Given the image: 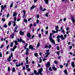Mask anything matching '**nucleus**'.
Here are the masks:
<instances>
[{
    "mask_svg": "<svg viewBox=\"0 0 75 75\" xmlns=\"http://www.w3.org/2000/svg\"><path fill=\"white\" fill-rule=\"evenodd\" d=\"M52 33H51L50 34V40L51 42L53 44H55V41L52 39Z\"/></svg>",
    "mask_w": 75,
    "mask_h": 75,
    "instance_id": "nucleus-1",
    "label": "nucleus"
},
{
    "mask_svg": "<svg viewBox=\"0 0 75 75\" xmlns=\"http://www.w3.org/2000/svg\"><path fill=\"white\" fill-rule=\"evenodd\" d=\"M42 68H41L40 69H39L38 70V72L36 74V75H39V74H40V75H42Z\"/></svg>",
    "mask_w": 75,
    "mask_h": 75,
    "instance_id": "nucleus-2",
    "label": "nucleus"
},
{
    "mask_svg": "<svg viewBox=\"0 0 75 75\" xmlns=\"http://www.w3.org/2000/svg\"><path fill=\"white\" fill-rule=\"evenodd\" d=\"M1 13L2 12V11H3V10H4V9H5V8H6V7H7V5H5L4 6V7H3V5H1Z\"/></svg>",
    "mask_w": 75,
    "mask_h": 75,
    "instance_id": "nucleus-3",
    "label": "nucleus"
},
{
    "mask_svg": "<svg viewBox=\"0 0 75 75\" xmlns=\"http://www.w3.org/2000/svg\"><path fill=\"white\" fill-rule=\"evenodd\" d=\"M18 41V42H23V43H25V42L23 40H22V39L20 38V39H17Z\"/></svg>",
    "mask_w": 75,
    "mask_h": 75,
    "instance_id": "nucleus-4",
    "label": "nucleus"
},
{
    "mask_svg": "<svg viewBox=\"0 0 75 75\" xmlns=\"http://www.w3.org/2000/svg\"><path fill=\"white\" fill-rule=\"evenodd\" d=\"M29 49H31L32 50H34V47L31 45H29Z\"/></svg>",
    "mask_w": 75,
    "mask_h": 75,
    "instance_id": "nucleus-5",
    "label": "nucleus"
},
{
    "mask_svg": "<svg viewBox=\"0 0 75 75\" xmlns=\"http://www.w3.org/2000/svg\"><path fill=\"white\" fill-rule=\"evenodd\" d=\"M50 62H48L46 64V67L49 68V67H50Z\"/></svg>",
    "mask_w": 75,
    "mask_h": 75,
    "instance_id": "nucleus-6",
    "label": "nucleus"
},
{
    "mask_svg": "<svg viewBox=\"0 0 75 75\" xmlns=\"http://www.w3.org/2000/svg\"><path fill=\"white\" fill-rule=\"evenodd\" d=\"M45 54L46 55L45 58H47L48 57V55H50V52H48L45 53Z\"/></svg>",
    "mask_w": 75,
    "mask_h": 75,
    "instance_id": "nucleus-7",
    "label": "nucleus"
},
{
    "mask_svg": "<svg viewBox=\"0 0 75 75\" xmlns=\"http://www.w3.org/2000/svg\"><path fill=\"white\" fill-rule=\"evenodd\" d=\"M40 8L41 11H44L46 10V9L45 8L42 10V7L41 6H40Z\"/></svg>",
    "mask_w": 75,
    "mask_h": 75,
    "instance_id": "nucleus-8",
    "label": "nucleus"
},
{
    "mask_svg": "<svg viewBox=\"0 0 75 75\" xmlns=\"http://www.w3.org/2000/svg\"><path fill=\"white\" fill-rule=\"evenodd\" d=\"M17 15V12H14L13 14V17H15V16H16Z\"/></svg>",
    "mask_w": 75,
    "mask_h": 75,
    "instance_id": "nucleus-9",
    "label": "nucleus"
},
{
    "mask_svg": "<svg viewBox=\"0 0 75 75\" xmlns=\"http://www.w3.org/2000/svg\"><path fill=\"white\" fill-rule=\"evenodd\" d=\"M71 65L72 66L73 68H75V64H74V62H71Z\"/></svg>",
    "mask_w": 75,
    "mask_h": 75,
    "instance_id": "nucleus-10",
    "label": "nucleus"
},
{
    "mask_svg": "<svg viewBox=\"0 0 75 75\" xmlns=\"http://www.w3.org/2000/svg\"><path fill=\"white\" fill-rule=\"evenodd\" d=\"M60 38L61 39H62V40H65V38L63 37V35H62L60 36Z\"/></svg>",
    "mask_w": 75,
    "mask_h": 75,
    "instance_id": "nucleus-11",
    "label": "nucleus"
},
{
    "mask_svg": "<svg viewBox=\"0 0 75 75\" xmlns=\"http://www.w3.org/2000/svg\"><path fill=\"white\" fill-rule=\"evenodd\" d=\"M8 59H7V61H8V62H10L11 61V60L10 59L11 58V56H9L8 57Z\"/></svg>",
    "mask_w": 75,
    "mask_h": 75,
    "instance_id": "nucleus-12",
    "label": "nucleus"
},
{
    "mask_svg": "<svg viewBox=\"0 0 75 75\" xmlns=\"http://www.w3.org/2000/svg\"><path fill=\"white\" fill-rule=\"evenodd\" d=\"M49 0H45L44 1L46 4H48V1Z\"/></svg>",
    "mask_w": 75,
    "mask_h": 75,
    "instance_id": "nucleus-13",
    "label": "nucleus"
},
{
    "mask_svg": "<svg viewBox=\"0 0 75 75\" xmlns=\"http://www.w3.org/2000/svg\"><path fill=\"white\" fill-rule=\"evenodd\" d=\"M25 60L27 63H26V64H28V57H27L25 59Z\"/></svg>",
    "mask_w": 75,
    "mask_h": 75,
    "instance_id": "nucleus-14",
    "label": "nucleus"
},
{
    "mask_svg": "<svg viewBox=\"0 0 75 75\" xmlns=\"http://www.w3.org/2000/svg\"><path fill=\"white\" fill-rule=\"evenodd\" d=\"M27 37H31V35H30V33H28L27 34Z\"/></svg>",
    "mask_w": 75,
    "mask_h": 75,
    "instance_id": "nucleus-15",
    "label": "nucleus"
},
{
    "mask_svg": "<svg viewBox=\"0 0 75 75\" xmlns=\"http://www.w3.org/2000/svg\"><path fill=\"white\" fill-rule=\"evenodd\" d=\"M58 30H56V31L55 30H52V32L53 33H58Z\"/></svg>",
    "mask_w": 75,
    "mask_h": 75,
    "instance_id": "nucleus-16",
    "label": "nucleus"
},
{
    "mask_svg": "<svg viewBox=\"0 0 75 75\" xmlns=\"http://www.w3.org/2000/svg\"><path fill=\"white\" fill-rule=\"evenodd\" d=\"M19 34L20 35H23L24 34V32H22V31H20L19 32Z\"/></svg>",
    "mask_w": 75,
    "mask_h": 75,
    "instance_id": "nucleus-17",
    "label": "nucleus"
},
{
    "mask_svg": "<svg viewBox=\"0 0 75 75\" xmlns=\"http://www.w3.org/2000/svg\"><path fill=\"white\" fill-rule=\"evenodd\" d=\"M52 68L54 70V71H57V68L55 67V66H53L52 67Z\"/></svg>",
    "mask_w": 75,
    "mask_h": 75,
    "instance_id": "nucleus-18",
    "label": "nucleus"
},
{
    "mask_svg": "<svg viewBox=\"0 0 75 75\" xmlns=\"http://www.w3.org/2000/svg\"><path fill=\"white\" fill-rule=\"evenodd\" d=\"M64 72L65 74H66V75H67V74H68V72H67V70H64Z\"/></svg>",
    "mask_w": 75,
    "mask_h": 75,
    "instance_id": "nucleus-19",
    "label": "nucleus"
},
{
    "mask_svg": "<svg viewBox=\"0 0 75 75\" xmlns=\"http://www.w3.org/2000/svg\"><path fill=\"white\" fill-rule=\"evenodd\" d=\"M14 42L15 45H18V42L17 40H15Z\"/></svg>",
    "mask_w": 75,
    "mask_h": 75,
    "instance_id": "nucleus-20",
    "label": "nucleus"
},
{
    "mask_svg": "<svg viewBox=\"0 0 75 75\" xmlns=\"http://www.w3.org/2000/svg\"><path fill=\"white\" fill-rule=\"evenodd\" d=\"M34 55L35 57H38V53H35L34 54Z\"/></svg>",
    "mask_w": 75,
    "mask_h": 75,
    "instance_id": "nucleus-21",
    "label": "nucleus"
},
{
    "mask_svg": "<svg viewBox=\"0 0 75 75\" xmlns=\"http://www.w3.org/2000/svg\"><path fill=\"white\" fill-rule=\"evenodd\" d=\"M21 66V64H20V63H19L18 64H17L16 65V67H20Z\"/></svg>",
    "mask_w": 75,
    "mask_h": 75,
    "instance_id": "nucleus-22",
    "label": "nucleus"
},
{
    "mask_svg": "<svg viewBox=\"0 0 75 75\" xmlns=\"http://www.w3.org/2000/svg\"><path fill=\"white\" fill-rule=\"evenodd\" d=\"M27 45H28V44H27V43H26V44L25 45V46L24 47V50H26V48H26V47H27Z\"/></svg>",
    "mask_w": 75,
    "mask_h": 75,
    "instance_id": "nucleus-23",
    "label": "nucleus"
},
{
    "mask_svg": "<svg viewBox=\"0 0 75 75\" xmlns=\"http://www.w3.org/2000/svg\"><path fill=\"white\" fill-rule=\"evenodd\" d=\"M16 20H17V18H16V17H14V21H13V22H16Z\"/></svg>",
    "mask_w": 75,
    "mask_h": 75,
    "instance_id": "nucleus-24",
    "label": "nucleus"
},
{
    "mask_svg": "<svg viewBox=\"0 0 75 75\" xmlns=\"http://www.w3.org/2000/svg\"><path fill=\"white\" fill-rule=\"evenodd\" d=\"M13 43H14V42H11V43L10 45L11 47H13Z\"/></svg>",
    "mask_w": 75,
    "mask_h": 75,
    "instance_id": "nucleus-25",
    "label": "nucleus"
},
{
    "mask_svg": "<svg viewBox=\"0 0 75 75\" xmlns=\"http://www.w3.org/2000/svg\"><path fill=\"white\" fill-rule=\"evenodd\" d=\"M16 71L15 70V68L13 67L12 68V72H14Z\"/></svg>",
    "mask_w": 75,
    "mask_h": 75,
    "instance_id": "nucleus-26",
    "label": "nucleus"
},
{
    "mask_svg": "<svg viewBox=\"0 0 75 75\" xmlns=\"http://www.w3.org/2000/svg\"><path fill=\"white\" fill-rule=\"evenodd\" d=\"M13 6V3H11L10 5V7L11 8Z\"/></svg>",
    "mask_w": 75,
    "mask_h": 75,
    "instance_id": "nucleus-27",
    "label": "nucleus"
},
{
    "mask_svg": "<svg viewBox=\"0 0 75 75\" xmlns=\"http://www.w3.org/2000/svg\"><path fill=\"white\" fill-rule=\"evenodd\" d=\"M72 21L74 23H75V19H74V18H73L72 20Z\"/></svg>",
    "mask_w": 75,
    "mask_h": 75,
    "instance_id": "nucleus-28",
    "label": "nucleus"
},
{
    "mask_svg": "<svg viewBox=\"0 0 75 75\" xmlns=\"http://www.w3.org/2000/svg\"><path fill=\"white\" fill-rule=\"evenodd\" d=\"M3 27L4 28H7V25L6 24H5L3 26Z\"/></svg>",
    "mask_w": 75,
    "mask_h": 75,
    "instance_id": "nucleus-29",
    "label": "nucleus"
},
{
    "mask_svg": "<svg viewBox=\"0 0 75 75\" xmlns=\"http://www.w3.org/2000/svg\"><path fill=\"white\" fill-rule=\"evenodd\" d=\"M11 24V22H10L8 23V25H9V26H10Z\"/></svg>",
    "mask_w": 75,
    "mask_h": 75,
    "instance_id": "nucleus-30",
    "label": "nucleus"
},
{
    "mask_svg": "<svg viewBox=\"0 0 75 75\" xmlns=\"http://www.w3.org/2000/svg\"><path fill=\"white\" fill-rule=\"evenodd\" d=\"M62 18L60 19L59 21L58 22V23H61V22H62Z\"/></svg>",
    "mask_w": 75,
    "mask_h": 75,
    "instance_id": "nucleus-31",
    "label": "nucleus"
},
{
    "mask_svg": "<svg viewBox=\"0 0 75 75\" xmlns=\"http://www.w3.org/2000/svg\"><path fill=\"white\" fill-rule=\"evenodd\" d=\"M13 24L14 27H15V26H16V22H13Z\"/></svg>",
    "mask_w": 75,
    "mask_h": 75,
    "instance_id": "nucleus-32",
    "label": "nucleus"
},
{
    "mask_svg": "<svg viewBox=\"0 0 75 75\" xmlns=\"http://www.w3.org/2000/svg\"><path fill=\"white\" fill-rule=\"evenodd\" d=\"M14 34H11V38H14Z\"/></svg>",
    "mask_w": 75,
    "mask_h": 75,
    "instance_id": "nucleus-33",
    "label": "nucleus"
},
{
    "mask_svg": "<svg viewBox=\"0 0 75 75\" xmlns=\"http://www.w3.org/2000/svg\"><path fill=\"white\" fill-rule=\"evenodd\" d=\"M58 26H56L55 27V30H56L57 31V29H58Z\"/></svg>",
    "mask_w": 75,
    "mask_h": 75,
    "instance_id": "nucleus-34",
    "label": "nucleus"
},
{
    "mask_svg": "<svg viewBox=\"0 0 75 75\" xmlns=\"http://www.w3.org/2000/svg\"><path fill=\"white\" fill-rule=\"evenodd\" d=\"M23 21L25 23H27V21L25 19H24Z\"/></svg>",
    "mask_w": 75,
    "mask_h": 75,
    "instance_id": "nucleus-35",
    "label": "nucleus"
},
{
    "mask_svg": "<svg viewBox=\"0 0 75 75\" xmlns=\"http://www.w3.org/2000/svg\"><path fill=\"white\" fill-rule=\"evenodd\" d=\"M57 50H59V47L58 46H57Z\"/></svg>",
    "mask_w": 75,
    "mask_h": 75,
    "instance_id": "nucleus-36",
    "label": "nucleus"
},
{
    "mask_svg": "<svg viewBox=\"0 0 75 75\" xmlns=\"http://www.w3.org/2000/svg\"><path fill=\"white\" fill-rule=\"evenodd\" d=\"M48 13H47L45 15V16H46V17H48Z\"/></svg>",
    "mask_w": 75,
    "mask_h": 75,
    "instance_id": "nucleus-37",
    "label": "nucleus"
},
{
    "mask_svg": "<svg viewBox=\"0 0 75 75\" xmlns=\"http://www.w3.org/2000/svg\"><path fill=\"white\" fill-rule=\"evenodd\" d=\"M41 34H39V38H41Z\"/></svg>",
    "mask_w": 75,
    "mask_h": 75,
    "instance_id": "nucleus-38",
    "label": "nucleus"
},
{
    "mask_svg": "<svg viewBox=\"0 0 75 75\" xmlns=\"http://www.w3.org/2000/svg\"><path fill=\"white\" fill-rule=\"evenodd\" d=\"M34 73L35 75H36V74H37V71H36V70H34Z\"/></svg>",
    "mask_w": 75,
    "mask_h": 75,
    "instance_id": "nucleus-39",
    "label": "nucleus"
},
{
    "mask_svg": "<svg viewBox=\"0 0 75 75\" xmlns=\"http://www.w3.org/2000/svg\"><path fill=\"white\" fill-rule=\"evenodd\" d=\"M26 68H28V67H29V65H26Z\"/></svg>",
    "mask_w": 75,
    "mask_h": 75,
    "instance_id": "nucleus-40",
    "label": "nucleus"
},
{
    "mask_svg": "<svg viewBox=\"0 0 75 75\" xmlns=\"http://www.w3.org/2000/svg\"><path fill=\"white\" fill-rule=\"evenodd\" d=\"M40 46V42H38L37 45V47H38Z\"/></svg>",
    "mask_w": 75,
    "mask_h": 75,
    "instance_id": "nucleus-41",
    "label": "nucleus"
},
{
    "mask_svg": "<svg viewBox=\"0 0 75 75\" xmlns=\"http://www.w3.org/2000/svg\"><path fill=\"white\" fill-rule=\"evenodd\" d=\"M25 17H26V16H25V14H24V15L23 16V18H24Z\"/></svg>",
    "mask_w": 75,
    "mask_h": 75,
    "instance_id": "nucleus-42",
    "label": "nucleus"
},
{
    "mask_svg": "<svg viewBox=\"0 0 75 75\" xmlns=\"http://www.w3.org/2000/svg\"><path fill=\"white\" fill-rule=\"evenodd\" d=\"M57 54L58 55H59V52L57 51Z\"/></svg>",
    "mask_w": 75,
    "mask_h": 75,
    "instance_id": "nucleus-43",
    "label": "nucleus"
},
{
    "mask_svg": "<svg viewBox=\"0 0 75 75\" xmlns=\"http://www.w3.org/2000/svg\"><path fill=\"white\" fill-rule=\"evenodd\" d=\"M25 54H26V55H28V52H27V51H26Z\"/></svg>",
    "mask_w": 75,
    "mask_h": 75,
    "instance_id": "nucleus-44",
    "label": "nucleus"
},
{
    "mask_svg": "<svg viewBox=\"0 0 75 75\" xmlns=\"http://www.w3.org/2000/svg\"><path fill=\"white\" fill-rule=\"evenodd\" d=\"M60 37L61 38V36L59 35L57 37V38H58V39H59V38H60Z\"/></svg>",
    "mask_w": 75,
    "mask_h": 75,
    "instance_id": "nucleus-45",
    "label": "nucleus"
},
{
    "mask_svg": "<svg viewBox=\"0 0 75 75\" xmlns=\"http://www.w3.org/2000/svg\"><path fill=\"white\" fill-rule=\"evenodd\" d=\"M17 29V25H16L15 29V30H16Z\"/></svg>",
    "mask_w": 75,
    "mask_h": 75,
    "instance_id": "nucleus-46",
    "label": "nucleus"
},
{
    "mask_svg": "<svg viewBox=\"0 0 75 75\" xmlns=\"http://www.w3.org/2000/svg\"><path fill=\"white\" fill-rule=\"evenodd\" d=\"M2 20L3 21H5L6 19H5V18H2Z\"/></svg>",
    "mask_w": 75,
    "mask_h": 75,
    "instance_id": "nucleus-47",
    "label": "nucleus"
},
{
    "mask_svg": "<svg viewBox=\"0 0 75 75\" xmlns=\"http://www.w3.org/2000/svg\"><path fill=\"white\" fill-rule=\"evenodd\" d=\"M23 13L24 14H25V11L24 10L23 11Z\"/></svg>",
    "mask_w": 75,
    "mask_h": 75,
    "instance_id": "nucleus-48",
    "label": "nucleus"
},
{
    "mask_svg": "<svg viewBox=\"0 0 75 75\" xmlns=\"http://www.w3.org/2000/svg\"><path fill=\"white\" fill-rule=\"evenodd\" d=\"M13 48H14L15 49H16V48H17V46L15 45L14 46Z\"/></svg>",
    "mask_w": 75,
    "mask_h": 75,
    "instance_id": "nucleus-49",
    "label": "nucleus"
},
{
    "mask_svg": "<svg viewBox=\"0 0 75 75\" xmlns=\"http://www.w3.org/2000/svg\"><path fill=\"white\" fill-rule=\"evenodd\" d=\"M3 45H1V46L0 47V48L1 49V48H3Z\"/></svg>",
    "mask_w": 75,
    "mask_h": 75,
    "instance_id": "nucleus-50",
    "label": "nucleus"
},
{
    "mask_svg": "<svg viewBox=\"0 0 75 75\" xmlns=\"http://www.w3.org/2000/svg\"><path fill=\"white\" fill-rule=\"evenodd\" d=\"M37 23L38 24L39 23V20L38 19L37 20Z\"/></svg>",
    "mask_w": 75,
    "mask_h": 75,
    "instance_id": "nucleus-51",
    "label": "nucleus"
},
{
    "mask_svg": "<svg viewBox=\"0 0 75 75\" xmlns=\"http://www.w3.org/2000/svg\"><path fill=\"white\" fill-rule=\"evenodd\" d=\"M8 71H10V68L9 67H8Z\"/></svg>",
    "mask_w": 75,
    "mask_h": 75,
    "instance_id": "nucleus-52",
    "label": "nucleus"
},
{
    "mask_svg": "<svg viewBox=\"0 0 75 75\" xmlns=\"http://www.w3.org/2000/svg\"><path fill=\"white\" fill-rule=\"evenodd\" d=\"M26 49L27 50L26 51L28 52V51H29V49L28 48H26Z\"/></svg>",
    "mask_w": 75,
    "mask_h": 75,
    "instance_id": "nucleus-53",
    "label": "nucleus"
},
{
    "mask_svg": "<svg viewBox=\"0 0 75 75\" xmlns=\"http://www.w3.org/2000/svg\"><path fill=\"white\" fill-rule=\"evenodd\" d=\"M11 50H12V51H14V50H15V49L13 48V49H11Z\"/></svg>",
    "mask_w": 75,
    "mask_h": 75,
    "instance_id": "nucleus-54",
    "label": "nucleus"
},
{
    "mask_svg": "<svg viewBox=\"0 0 75 75\" xmlns=\"http://www.w3.org/2000/svg\"><path fill=\"white\" fill-rule=\"evenodd\" d=\"M10 16V14L9 13H8L7 15V17L8 18V16Z\"/></svg>",
    "mask_w": 75,
    "mask_h": 75,
    "instance_id": "nucleus-55",
    "label": "nucleus"
},
{
    "mask_svg": "<svg viewBox=\"0 0 75 75\" xmlns=\"http://www.w3.org/2000/svg\"><path fill=\"white\" fill-rule=\"evenodd\" d=\"M40 16H39V15H38L37 16V18H38Z\"/></svg>",
    "mask_w": 75,
    "mask_h": 75,
    "instance_id": "nucleus-56",
    "label": "nucleus"
},
{
    "mask_svg": "<svg viewBox=\"0 0 75 75\" xmlns=\"http://www.w3.org/2000/svg\"><path fill=\"white\" fill-rule=\"evenodd\" d=\"M60 67L61 68H62V67H63V66H62V65H60Z\"/></svg>",
    "mask_w": 75,
    "mask_h": 75,
    "instance_id": "nucleus-57",
    "label": "nucleus"
},
{
    "mask_svg": "<svg viewBox=\"0 0 75 75\" xmlns=\"http://www.w3.org/2000/svg\"><path fill=\"white\" fill-rule=\"evenodd\" d=\"M66 20H67V18H64L63 19L64 21H66Z\"/></svg>",
    "mask_w": 75,
    "mask_h": 75,
    "instance_id": "nucleus-58",
    "label": "nucleus"
},
{
    "mask_svg": "<svg viewBox=\"0 0 75 75\" xmlns=\"http://www.w3.org/2000/svg\"><path fill=\"white\" fill-rule=\"evenodd\" d=\"M0 57H2V54H1V52L0 53Z\"/></svg>",
    "mask_w": 75,
    "mask_h": 75,
    "instance_id": "nucleus-59",
    "label": "nucleus"
},
{
    "mask_svg": "<svg viewBox=\"0 0 75 75\" xmlns=\"http://www.w3.org/2000/svg\"><path fill=\"white\" fill-rule=\"evenodd\" d=\"M45 47L47 48H48V45H46L45 46Z\"/></svg>",
    "mask_w": 75,
    "mask_h": 75,
    "instance_id": "nucleus-60",
    "label": "nucleus"
},
{
    "mask_svg": "<svg viewBox=\"0 0 75 75\" xmlns=\"http://www.w3.org/2000/svg\"><path fill=\"white\" fill-rule=\"evenodd\" d=\"M11 57H13V53H11V56H10Z\"/></svg>",
    "mask_w": 75,
    "mask_h": 75,
    "instance_id": "nucleus-61",
    "label": "nucleus"
},
{
    "mask_svg": "<svg viewBox=\"0 0 75 75\" xmlns=\"http://www.w3.org/2000/svg\"><path fill=\"white\" fill-rule=\"evenodd\" d=\"M13 62H16V61H17V60H16V59H14V60H13Z\"/></svg>",
    "mask_w": 75,
    "mask_h": 75,
    "instance_id": "nucleus-62",
    "label": "nucleus"
},
{
    "mask_svg": "<svg viewBox=\"0 0 75 75\" xmlns=\"http://www.w3.org/2000/svg\"><path fill=\"white\" fill-rule=\"evenodd\" d=\"M51 47V45H49V46H48V48H50Z\"/></svg>",
    "mask_w": 75,
    "mask_h": 75,
    "instance_id": "nucleus-63",
    "label": "nucleus"
},
{
    "mask_svg": "<svg viewBox=\"0 0 75 75\" xmlns=\"http://www.w3.org/2000/svg\"><path fill=\"white\" fill-rule=\"evenodd\" d=\"M61 58V56H59L57 58H58V59H60V58Z\"/></svg>",
    "mask_w": 75,
    "mask_h": 75,
    "instance_id": "nucleus-64",
    "label": "nucleus"
}]
</instances>
